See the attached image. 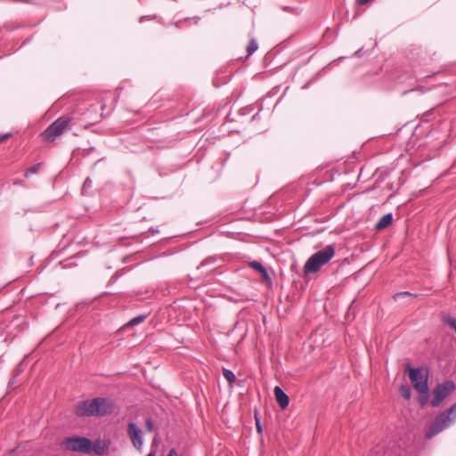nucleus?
<instances>
[{"label": "nucleus", "mask_w": 456, "mask_h": 456, "mask_svg": "<svg viewBox=\"0 0 456 456\" xmlns=\"http://www.w3.org/2000/svg\"><path fill=\"white\" fill-rule=\"evenodd\" d=\"M100 441L94 444L90 439L84 436H73L65 438L61 442V446L70 452H81L85 454H92L93 452L97 455H102L104 452L103 448L100 446Z\"/></svg>", "instance_id": "f257e3e1"}, {"label": "nucleus", "mask_w": 456, "mask_h": 456, "mask_svg": "<svg viewBox=\"0 0 456 456\" xmlns=\"http://www.w3.org/2000/svg\"><path fill=\"white\" fill-rule=\"evenodd\" d=\"M74 120L75 117L70 114L62 115L42 132L40 136L46 142H54L58 137L72 128Z\"/></svg>", "instance_id": "f03ea898"}, {"label": "nucleus", "mask_w": 456, "mask_h": 456, "mask_svg": "<svg viewBox=\"0 0 456 456\" xmlns=\"http://www.w3.org/2000/svg\"><path fill=\"white\" fill-rule=\"evenodd\" d=\"M455 421L456 403L435 418L433 423L430 426V428L427 432L426 436L428 438L433 437L434 436L437 435L438 433L442 432L455 423Z\"/></svg>", "instance_id": "7ed1b4c3"}, {"label": "nucleus", "mask_w": 456, "mask_h": 456, "mask_svg": "<svg viewBox=\"0 0 456 456\" xmlns=\"http://www.w3.org/2000/svg\"><path fill=\"white\" fill-rule=\"evenodd\" d=\"M335 255V248L332 245L326 246L311 256L304 266V273H313L320 270V268L327 264Z\"/></svg>", "instance_id": "20e7f679"}, {"label": "nucleus", "mask_w": 456, "mask_h": 456, "mask_svg": "<svg viewBox=\"0 0 456 456\" xmlns=\"http://www.w3.org/2000/svg\"><path fill=\"white\" fill-rule=\"evenodd\" d=\"M104 109V105L100 108L97 105H91L86 111L82 113L74 112L70 114L75 117L73 125L79 124L84 128H88L90 126L98 123L102 118V114L100 110Z\"/></svg>", "instance_id": "39448f33"}, {"label": "nucleus", "mask_w": 456, "mask_h": 456, "mask_svg": "<svg viewBox=\"0 0 456 456\" xmlns=\"http://www.w3.org/2000/svg\"><path fill=\"white\" fill-rule=\"evenodd\" d=\"M405 370L408 371L410 380L418 392H428V374H424L419 368H411L409 365Z\"/></svg>", "instance_id": "423d86ee"}, {"label": "nucleus", "mask_w": 456, "mask_h": 456, "mask_svg": "<svg viewBox=\"0 0 456 456\" xmlns=\"http://www.w3.org/2000/svg\"><path fill=\"white\" fill-rule=\"evenodd\" d=\"M456 386L452 381H446L442 384H438L433 390L434 398L431 401L432 407H437L440 403L449 396L454 390Z\"/></svg>", "instance_id": "0eeeda50"}, {"label": "nucleus", "mask_w": 456, "mask_h": 456, "mask_svg": "<svg viewBox=\"0 0 456 456\" xmlns=\"http://www.w3.org/2000/svg\"><path fill=\"white\" fill-rule=\"evenodd\" d=\"M94 416H106L111 414L115 410V403L112 399L105 397L94 398Z\"/></svg>", "instance_id": "6e6552de"}, {"label": "nucleus", "mask_w": 456, "mask_h": 456, "mask_svg": "<svg viewBox=\"0 0 456 456\" xmlns=\"http://www.w3.org/2000/svg\"><path fill=\"white\" fill-rule=\"evenodd\" d=\"M94 398L92 400H85L77 403L75 413L78 417L94 416Z\"/></svg>", "instance_id": "1a4fd4ad"}, {"label": "nucleus", "mask_w": 456, "mask_h": 456, "mask_svg": "<svg viewBox=\"0 0 456 456\" xmlns=\"http://www.w3.org/2000/svg\"><path fill=\"white\" fill-rule=\"evenodd\" d=\"M127 433L134 448L140 450L143 444L142 430L134 423H129Z\"/></svg>", "instance_id": "9d476101"}, {"label": "nucleus", "mask_w": 456, "mask_h": 456, "mask_svg": "<svg viewBox=\"0 0 456 456\" xmlns=\"http://www.w3.org/2000/svg\"><path fill=\"white\" fill-rule=\"evenodd\" d=\"M249 266L261 275L263 282H265L267 285H272V279L266 268L260 262L252 261L249 263Z\"/></svg>", "instance_id": "9b49d317"}, {"label": "nucleus", "mask_w": 456, "mask_h": 456, "mask_svg": "<svg viewBox=\"0 0 456 456\" xmlns=\"http://www.w3.org/2000/svg\"><path fill=\"white\" fill-rule=\"evenodd\" d=\"M273 394L279 406L281 409H285L286 407H288L289 403V398L280 387H274Z\"/></svg>", "instance_id": "f8f14e48"}, {"label": "nucleus", "mask_w": 456, "mask_h": 456, "mask_svg": "<svg viewBox=\"0 0 456 456\" xmlns=\"http://www.w3.org/2000/svg\"><path fill=\"white\" fill-rule=\"evenodd\" d=\"M393 222V215L391 213L384 215L376 224L375 228L378 231L386 229Z\"/></svg>", "instance_id": "ddd939ff"}, {"label": "nucleus", "mask_w": 456, "mask_h": 456, "mask_svg": "<svg viewBox=\"0 0 456 456\" xmlns=\"http://www.w3.org/2000/svg\"><path fill=\"white\" fill-rule=\"evenodd\" d=\"M258 49V45L256 39L252 38L247 45L246 59L252 55Z\"/></svg>", "instance_id": "4468645a"}, {"label": "nucleus", "mask_w": 456, "mask_h": 456, "mask_svg": "<svg viewBox=\"0 0 456 456\" xmlns=\"http://www.w3.org/2000/svg\"><path fill=\"white\" fill-rule=\"evenodd\" d=\"M223 376L230 385H232L236 380V376L231 370L224 368Z\"/></svg>", "instance_id": "2eb2a0df"}, {"label": "nucleus", "mask_w": 456, "mask_h": 456, "mask_svg": "<svg viewBox=\"0 0 456 456\" xmlns=\"http://www.w3.org/2000/svg\"><path fill=\"white\" fill-rule=\"evenodd\" d=\"M43 164L42 163H37L32 167H30L29 168H28L24 174L25 177H29V175H33V174H37L39 172V170L41 169Z\"/></svg>", "instance_id": "dca6fc26"}, {"label": "nucleus", "mask_w": 456, "mask_h": 456, "mask_svg": "<svg viewBox=\"0 0 456 456\" xmlns=\"http://www.w3.org/2000/svg\"><path fill=\"white\" fill-rule=\"evenodd\" d=\"M146 317H147V316H146L145 314L138 315V316H136V317H134V318L131 319V320L128 322L127 325H128V326H134V325H137V324H139V323L142 322L146 319Z\"/></svg>", "instance_id": "f3484780"}, {"label": "nucleus", "mask_w": 456, "mask_h": 456, "mask_svg": "<svg viewBox=\"0 0 456 456\" xmlns=\"http://www.w3.org/2000/svg\"><path fill=\"white\" fill-rule=\"evenodd\" d=\"M401 395L405 399H410L411 390L406 386H401Z\"/></svg>", "instance_id": "a211bd4d"}, {"label": "nucleus", "mask_w": 456, "mask_h": 456, "mask_svg": "<svg viewBox=\"0 0 456 456\" xmlns=\"http://www.w3.org/2000/svg\"><path fill=\"white\" fill-rule=\"evenodd\" d=\"M419 403L423 406L425 404H427L428 403V392H419Z\"/></svg>", "instance_id": "6ab92c4d"}, {"label": "nucleus", "mask_w": 456, "mask_h": 456, "mask_svg": "<svg viewBox=\"0 0 456 456\" xmlns=\"http://www.w3.org/2000/svg\"><path fill=\"white\" fill-rule=\"evenodd\" d=\"M12 133H6L4 134H0V143L4 142L6 140L12 137Z\"/></svg>", "instance_id": "aec40b11"}, {"label": "nucleus", "mask_w": 456, "mask_h": 456, "mask_svg": "<svg viewBox=\"0 0 456 456\" xmlns=\"http://www.w3.org/2000/svg\"><path fill=\"white\" fill-rule=\"evenodd\" d=\"M215 262H216V259H215V258H210V257H209V258H207V259L203 260V261L200 263V266H205L206 265L210 264V263H211V264H214Z\"/></svg>", "instance_id": "412c9836"}, {"label": "nucleus", "mask_w": 456, "mask_h": 456, "mask_svg": "<svg viewBox=\"0 0 456 456\" xmlns=\"http://www.w3.org/2000/svg\"><path fill=\"white\" fill-rule=\"evenodd\" d=\"M146 426H147L148 430H150V431H151V430H152L153 424H152L151 419H148L146 420Z\"/></svg>", "instance_id": "4be33fe9"}, {"label": "nucleus", "mask_w": 456, "mask_h": 456, "mask_svg": "<svg viewBox=\"0 0 456 456\" xmlns=\"http://www.w3.org/2000/svg\"><path fill=\"white\" fill-rule=\"evenodd\" d=\"M167 456H179L175 449H171Z\"/></svg>", "instance_id": "5701e85b"}, {"label": "nucleus", "mask_w": 456, "mask_h": 456, "mask_svg": "<svg viewBox=\"0 0 456 456\" xmlns=\"http://www.w3.org/2000/svg\"><path fill=\"white\" fill-rule=\"evenodd\" d=\"M400 296H401V297H404V296H413V294H411V293H409V292H402V291H401ZM416 296H417V295H416V294H414V297H416Z\"/></svg>", "instance_id": "b1692460"}, {"label": "nucleus", "mask_w": 456, "mask_h": 456, "mask_svg": "<svg viewBox=\"0 0 456 456\" xmlns=\"http://www.w3.org/2000/svg\"><path fill=\"white\" fill-rule=\"evenodd\" d=\"M256 428H257L258 432H261V430H262L261 429V426H260V424H259V422L257 420H256Z\"/></svg>", "instance_id": "393cba45"}, {"label": "nucleus", "mask_w": 456, "mask_h": 456, "mask_svg": "<svg viewBox=\"0 0 456 456\" xmlns=\"http://www.w3.org/2000/svg\"><path fill=\"white\" fill-rule=\"evenodd\" d=\"M147 456H155L154 452H150Z\"/></svg>", "instance_id": "a878e982"}]
</instances>
